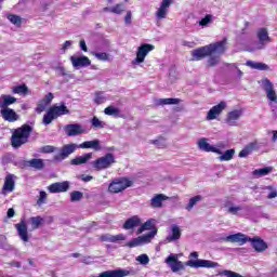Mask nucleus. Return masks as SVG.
<instances>
[{"mask_svg":"<svg viewBox=\"0 0 277 277\" xmlns=\"http://www.w3.org/2000/svg\"><path fill=\"white\" fill-rule=\"evenodd\" d=\"M70 62L74 68H85L92 64L88 56H70Z\"/></svg>","mask_w":277,"mask_h":277,"instance_id":"obj_13","label":"nucleus"},{"mask_svg":"<svg viewBox=\"0 0 277 277\" xmlns=\"http://www.w3.org/2000/svg\"><path fill=\"white\" fill-rule=\"evenodd\" d=\"M131 18H132L131 11H128L124 17L126 25H131Z\"/></svg>","mask_w":277,"mask_h":277,"instance_id":"obj_63","label":"nucleus"},{"mask_svg":"<svg viewBox=\"0 0 277 277\" xmlns=\"http://www.w3.org/2000/svg\"><path fill=\"white\" fill-rule=\"evenodd\" d=\"M81 198H83V193H81L79 190H75L70 194L71 202H79V200H81Z\"/></svg>","mask_w":277,"mask_h":277,"instance_id":"obj_52","label":"nucleus"},{"mask_svg":"<svg viewBox=\"0 0 277 277\" xmlns=\"http://www.w3.org/2000/svg\"><path fill=\"white\" fill-rule=\"evenodd\" d=\"M201 200L202 196L200 195L192 197L188 201V205L185 207L186 211H192V209H194V207H196V205H198V202H200Z\"/></svg>","mask_w":277,"mask_h":277,"instance_id":"obj_43","label":"nucleus"},{"mask_svg":"<svg viewBox=\"0 0 277 277\" xmlns=\"http://www.w3.org/2000/svg\"><path fill=\"white\" fill-rule=\"evenodd\" d=\"M77 148H79V145L75 143L64 145L61 149L57 148L56 154H54V161H64V159H68Z\"/></svg>","mask_w":277,"mask_h":277,"instance_id":"obj_6","label":"nucleus"},{"mask_svg":"<svg viewBox=\"0 0 277 277\" xmlns=\"http://www.w3.org/2000/svg\"><path fill=\"white\" fill-rule=\"evenodd\" d=\"M15 228L19 235V238L22 239V241H29V236L27 234V224H25V222H21V223H17L15 225Z\"/></svg>","mask_w":277,"mask_h":277,"instance_id":"obj_26","label":"nucleus"},{"mask_svg":"<svg viewBox=\"0 0 277 277\" xmlns=\"http://www.w3.org/2000/svg\"><path fill=\"white\" fill-rule=\"evenodd\" d=\"M156 235H157V229H154L143 236H138L141 246H145V243H150V241H153V239H155Z\"/></svg>","mask_w":277,"mask_h":277,"instance_id":"obj_37","label":"nucleus"},{"mask_svg":"<svg viewBox=\"0 0 277 277\" xmlns=\"http://www.w3.org/2000/svg\"><path fill=\"white\" fill-rule=\"evenodd\" d=\"M94 57H96V60H98L100 62H107V60H109V54L105 53V52H94L93 53Z\"/></svg>","mask_w":277,"mask_h":277,"instance_id":"obj_54","label":"nucleus"},{"mask_svg":"<svg viewBox=\"0 0 277 277\" xmlns=\"http://www.w3.org/2000/svg\"><path fill=\"white\" fill-rule=\"evenodd\" d=\"M272 172V167H266L262 169H255L252 174L254 179H261V176H267Z\"/></svg>","mask_w":277,"mask_h":277,"instance_id":"obj_40","label":"nucleus"},{"mask_svg":"<svg viewBox=\"0 0 277 277\" xmlns=\"http://www.w3.org/2000/svg\"><path fill=\"white\" fill-rule=\"evenodd\" d=\"M155 50V45L153 44H142L137 48L136 51V57L134 61H132V64H144V61L146 60V55L150 53V51Z\"/></svg>","mask_w":277,"mask_h":277,"instance_id":"obj_8","label":"nucleus"},{"mask_svg":"<svg viewBox=\"0 0 277 277\" xmlns=\"http://www.w3.org/2000/svg\"><path fill=\"white\" fill-rule=\"evenodd\" d=\"M198 148L199 150H203V153H215V154L222 153L219 148H215V146L209 144V140L205 137L198 141Z\"/></svg>","mask_w":277,"mask_h":277,"instance_id":"obj_18","label":"nucleus"},{"mask_svg":"<svg viewBox=\"0 0 277 277\" xmlns=\"http://www.w3.org/2000/svg\"><path fill=\"white\" fill-rule=\"evenodd\" d=\"M214 148H217L221 151L217 155H224V148H226V144L224 142H219V143H216Z\"/></svg>","mask_w":277,"mask_h":277,"instance_id":"obj_62","label":"nucleus"},{"mask_svg":"<svg viewBox=\"0 0 277 277\" xmlns=\"http://www.w3.org/2000/svg\"><path fill=\"white\" fill-rule=\"evenodd\" d=\"M181 103L180 98H159L156 101V105H179Z\"/></svg>","mask_w":277,"mask_h":277,"instance_id":"obj_41","label":"nucleus"},{"mask_svg":"<svg viewBox=\"0 0 277 277\" xmlns=\"http://www.w3.org/2000/svg\"><path fill=\"white\" fill-rule=\"evenodd\" d=\"M32 131L34 129L29 124H24L21 128L15 129L11 137L13 148H21L23 144H27V142H29V135H31Z\"/></svg>","mask_w":277,"mask_h":277,"instance_id":"obj_1","label":"nucleus"},{"mask_svg":"<svg viewBox=\"0 0 277 277\" xmlns=\"http://www.w3.org/2000/svg\"><path fill=\"white\" fill-rule=\"evenodd\" d=\"M172 3H174L173 0H162L161 4H160V8L162 10H169L170 9V5H172Z\"/></svg>","mask_w":277,"mask_h":277,"instance_id":"obj_59","label":"nucleus"},{"mask_svg":"<svg viewBox=\"0 0 277 277\" xmlns=\"http://www.w3.org/2000/svg\"><path fill=\"white\" fill-rule=\"evenodd\" d=\"M92 159V153L84 154L82 156H77L76 158L71 159V166H83V163H88Z\"/></svg>","mask_w":277,"mask_h":277,"instance_id":"obj_30","label":"nucleus"},{"mask_svg":"<svg viewBox=\"0 0 277 277\" xmlns=\"http://www.w3.org/2000/svg\"><path fill=\"white\" fill-rule=\"evenodd\" d=\"M106 116H113L114 118H122L120 109L116 106H108L104 109Z\"/></svg>","mask_w":277,"mask_h":277,"instance_id":"obj_38","label":"nucleus"},{"mask_svg":"<svg viewBox=\"0 0 277 277\" xmlns=\"http://www.w3.org/2000/svg\"><path fill=\"white\" fill-rule=\"evenodd\" d=\"M128 248H137L138 246H142V242L140 240V237H136L129 242H127Z\"/></svg>","mask_w":277,"mask_h":277,"instance_id":"obj_57","label":"nucleus"},{"mask_svg":"<svg viewBox=\"0 0 277 277\" xmlns=\"http://www.w3.org/2000/svg\"><path fill=\"white\" fill-rule=\"evenodd\" d=\"M190 259H197V260H188L185 265L187 267H193L195 269H198L200 267H205L206 269H215V267H220V264L217 262H213L211 260H201L198 259V252L194 251L189 254Z\"/></svg>","mask_w":277,"mask_h":277,"instance_id":"obj_2","label":"nucleus"},{"mask_svg":"<svg viewBox=\"0 0 277 277\" xmlns=\"http://www.w3.org/2000/svg\"><path fill=\"white\" fill-rule=\"evenodd\" d=\"M26 166L35 168V170H42V168H44V161L42 159L34 158L28 160Z\"/></svg>","mask_w":277,"mask_h":277,"instance_id":"obj_39","label":"nucleus"},{"mask_svg":"<svg viewBox=\"0 0 277 277\" xmlns=\"http://www.w3.org/2000/svg\"><path fill=\"white\" fill-rule=\"evenodd\" d=\"M65 132L67 135H69V137H72L75 135H81V133H85V129L79 123H74L66 126Z\"/></svg>","mask_w":277,"mask_h":277,"instance_id":"obj_19","label":"nucleus"},{"mask_svg":"<svg viewBox=\"0 0 277 277\" xmlns=\"http://www.w3.org/2000/svg\"><path fill=\"white\" fill-rule=\"evenodd\" d=\"M249 241L256 252H265L267 250V243L259 237L251 238Z\"/></svg>","mask_w":277,"mask_h":277,"instance_id":"obj_23","label":"nucleus"},{"mask_svg":"<svg viewBox=\"0 0 277 277\" xmlns=\"http://www.w3.org/2000/svg\"><path fill=\"white\" fill-rule=\"evenodd\" d=\"M163 200H168V197L166 195H156L154 198H151L150 205L154 209H159V207L163 205Z\"/></svg>","mask_w":277,"mask_h":277,"instance_id":"obj_36","label":"nucleus"},{"mask_svg":"<svg viewBox=\"0 0 277 277\" xmlns=\"http://www.w3.org/2000/svg\"><path fill=\"white\" fill-rule=\"evenodd\" d=\"M225 211L226 213H229L230 215H239V213H241V211H243V206L239 205H235L230 201H227L225 203Z\"/></svg>","mask_w":277,"mask_h":277,"instance_id":"obj_25","label":"nucleus"},{"mask_svg":"<svg viewBox=\"0 0 277 277\" xmlns=\"http://www.w3.org/2000/svg\"><path fill=\"white\" fill-rule=\"evenodd\" d=\"M16 103V97L12 95H1L0 96V109L9 108L10 105H14Z\"/></svg>","mask_w":277,"mask_h":277,"instance_id":"obj_29","label":"nucleus"},{"mask_svg":"<svg viewBox=\"0 0 277 277\" xmlns=\"http://www.w3.org/2000/svg\"><path fill=\"white\" fill-rule=\"evenodd\" d=\"M12 92H13V94H19L21 96H23V95L27 94V92H29V89L27 88V85L21 84L17 87H13Z\"/></svg>","mask_w":277,"mask_h":277,"instance_id":"obj_46","label":"nucleus"},{"mask_svg":"<svg viewBox=\"0 0 277 277\" xmlns=\"http://www.w3.org/2000/svg\"><path fill=\"white\" fill-rule=\"evenodd\" d=\"M256 147V144L254 143H250L249 145H247L240 153H239V157L243 158V157H248V155H250L254 148Z\"/></svg>","mask_w":277,"mask_h":277,"instance_id":"obj_44","label":"nucleus"},{"mask_svg":"<svg viewBox=\"0 0 277 277\" xmlns=\"http://www.w3.org/2000/svg\"><path fill=\"white\" fill-rule=\"evenodd\" d=\"M70 47H72V41H65L62 47V51H68V49H70Z\"/></svg>","mask_w":277,"mask_h":277,"instance_id":"obj_64","label":"nucleus"},{"mask_svg":"<svg viewBox=\"0 0 277 277\" xmlns=\"http://www.w3.org/2000/svg\"><path fill=\"white\" fill-rule=\"evenodd\" d=\"M181 227L179 225L173 224L171 225V233L167 236L168 243H172V241H179L181 239Z\"/></svg>","mask_w":277,"mask_h":277,"instance_id":"obj_22","label":"nucleus"},{"mask_svg":"<svg viewBox=\"0 0 277 277\" xmlns=\"http://www.w3.org/2000/svg\"><path fill=\"white\" fill-rule=\"evenodd\" d=\"M6 18L10 21V23H12V25H15L16 27H21L23 23V19L18 15L9 14Z\"/></svg>","mask_w":277,"mask_h":277,"instance_id":"obj_48","label":"nucleus"},{"mask_svg":"<svg viewBox=\"0 0 277 277\" xmlns=\"http://www.w3.org/2000/svg\"><path fill=\"white\" fill-rule=\"evenodd\" d=\"M78 148H91L92 150H101V141L100 140H93V141H85L78 145Z\"/></svg>","mask_w":277,"mask_h":277,"instance_id":"obj_27","label":"nucleus"},{"mask_svg":"<svg viewBox=\"0 0 277 277\" xmlns=\"http://www.w3.org/2000/svg\"><path fill=\"white\" fill-rule=\"evenodd\" d=\"M16 181V175L14 174H8L4 179V184H3V194H10L14 192L15 187V182Z\"/></svg>","mask_w":277,"mask_h":277,"instance_id":"obj_20","label":"nucleus"},{"mask_svg":"<svg viewBox=\"0 0 277 277\" xmlns=\"http://www.w3.org/2000/svg\"><path fill=\"white\" fill-rule=\"evenodd\" d=\"M235 157V149H227L225 153L221 154L219 160L230 161Z\"/></svg>","mask_w":277,"mask_h":277,"instance_id":"obj_45","label":"nucleus"},{"mask_svg":"<svg viewBox=\"0 0 277 277\" xmlns=\"http://www.w3.org/2000/svg\"><path fill=\"white\" fill-rule=\"evenodd\" d=\"M241 116H243V111H241V109L229 111L226 119L227 124H229V127H237V121Z\"/></svg>","mask_w":277,"mask_h":277,"instance_id":"obj_21","label":"nucleus"},{"mask_svg":"<svg viewBox=\"0 0 277 277\" xmlns=\"http://www.w3.org/2000/svg\"><path fill=\"white\" fill-rule=\"evenodd\" d=\"M246 66H249L253 70H269V66L261 62L247 61Z\"/></svg>","mask_w":277,"mask_h":277,"instance_id":"obj_34","label":"nucleus"},{"mask_svg":"<svg viewBox=\"0 0 277 277\" xmlns=\"http://www.w3.org/2000/svg\"><path fill=\"white\" fill-rule=\"evenodd\" d=\"M210 57L208 58V65L209 66H217L220 64V56L210 54Z\"/></svg>","mask_w":277,"mask_h":277,"instance_id":"obj_55","label":"nucleus"},{"mask_svg":"<svg viewBox=\"0 0 277 277\" xmlns=\"http://www.w3.org/2000/svg\"><path fill=\"white\" fill-rule=\"evenodd\" d=\"M258 38L260 42L256 44V47L252 49H247V51H261L265 49L268 42H272V38H269V34L265 28H261L258 30Z\"/></svg>","mask_w":277,"mask_h":277,"instance_id":"obj_9","label":"nucleus"},{"mask_svg":"<svg viewBox=\"0 0 277 277\" xmlns=\"http://www.w3.org/2000/svg\"><path fill=\"white\" fill-rule=\"evenodd\" d=\"M44 202H47V193L45 192H40L37 205H39V207H40L41 205H44Z\"/></svg>","mask_w":277,"mask_h":277,"instance_id":"obj_60","label":"nucleus"},{"mask_svg":"<svg viewBox=\"0 0 277 277\" xmlns=\"http://www.w3.org/2000/svg\"><path fill=\"white\" fill-rule=\"evenodd\" d=\"M263 194L266 195V198L268 200H274V198H277V187L276 185H267L262 187Z\"/></svg>","mask_w":277,"mask_h":277,"instance_id":"obj_32","label":"nucleus"},{"mask_svg":"<svg viewBox=\"0 0 277 277\" xmlns=\"http://www.w3.org/2000/svg\"><path fill=\"white\" fill-rule=\"evenodd\" d=\"M192 55H193L194 62H200V60H205V57H209V55H211L209 45H205L199 49L193 50Z\"/></svg>","mask_w":277,"mask_h":277,"instance_id":"obj_15","label":"nucleus"},{"mask_svg":"<svg viewBox=\"0 0 277 277\" xmlns=\"http://www.w3.org/2000/svg\"><path fill=\"white\" fill-rule=\"evenodd\" d=\"M114 163H116V157H114V154L108 153L105 156H102L97 158L95 161H93L92 166L94 170L101 171L111 168Z\"/></svg>","mask_w":277,"mask_h":277,"instance_id":"obj_5","label":"nucleus"},{"mask_svg":"<svg viewBox=\"0 0 277 277\" xmlns=\"http://www.w3.org/2000/svg\"><path fill=\"white\" fill-rule=\"evenodd\" d=\"M0 114L5 122H16L21 118L12 108H1Z\"/></svg>","mask_w":277,"mask_h":277,"instance_id":"obj_14","label":"nucleus"},{"mask_svg":"<svg viewBox=\"0 0 277 277\" xmlns=\"http://www.w3.org/2000/svg\"><path fill=\"white\" fill-rule=\"evenodd\" d=\"M44 222V219L42 216H32L30 217V224L34 229L40 228V225Z\"/></svg>","mask_w":277,"mask_h":277,"instance_id":"obj_50","label":"nucleus"},{"mask_svg":"<svg viewBox=\"0 0 277 277\" xmlns=\"http://www.w3.org/2000/svg\"><path fill=\"white\" fill-rule=\"evenodd\" d=\"M55 115L52 113L51 108L47 111V114L43 116V124L49 126L55 120Z\"/></svg>","mask_w":277,"mask_h":277,"instance_id":"obj_47","label":"nucleus"},{"mask_svg":"<svg viewBox=\"0 0 277 277\" xmlns=\"http://www.w3.org/2000/svg\"><path fill=\"white\" fill-rule=\"evenodd\" d=\"M151 144L157 146V148H166V138L159 137L155 141H151Z\"/></svg>","mask_w":277,"mask_h":277,"instance_id":"obj_56","label":"nucleus"},{"mask_svg":"<svg viewBox=\"0 0 277 277\" xmlns=\"http://www.w3.org/2000/svg\"><path fill=\"white\" fill-rule=\"evenodd\" d=\"M168 16V10L167 9H161V6L157 10L156 12V18L158 21H163Z\"/></svg>","mask_w":277,"mask_h":277,"instance_id":"obj_53","label":"nucleus"},{"mask_svg":"<svg viewBox=\"0 0 277 277\" xmlns=\"http://www.w3.org/2000/svg\"><path fill=\"white\" fill-rule=\"evenodd\" d=\"M262 90L265 92L266 98H268L269 105L273 103L277 104V92L276 88H274V82L267 78H263L259 81Z\"/></svg>","mask_w":277,"mask_h":277,"instance_id":"obj_4","label":"nucleus"},{"mask_svg":"<svg viewBox=\"0 0 277 277\" xmlns=\"http://www.w3.org/2000/svg\"><path fill=\"white\" fill-rule=\"evenodd\" d=\"M144 230H157V227H155V219L147 220L144 224H142L137 229V235H142Z\"/></svg>","mask_w":277,"mask_h":277,"instance_id":"obj_33","label":"nucleus"},{"mask_svg":"<svg viewBox=\"0 0 277 277\" xmlns=\"http://www.w3.org/2000/svg\"><path fill=\"white\" fill-rule=\"evenodd\" d=\"M41 153H47V154H49V153H57V148H55V147H53V146H51V145H45V146H43L42 148H41Z\"/></svg>","mask_w":277,"mask_h":277,"instance_id":"obj_58","label":"nucleus"},{"mask_svg":"<svg viewBox=\"0 0 277 277\" xmlns=\"http://www.w3.org/2000/svg\"><path fill=\"white\" fill-rule=\"evenodd\" d=\"M127 10V6L123 3L115 4L114 6H106L103 9V12H106L108 14H122Z\"/></svg>","mask_w":277,"mask_h":277,"instance_id":"obj_28","label":"nucleus"},{"mask_svg":"<svg viewBox=\"0 0 277 277\" xmlns=\"http://www.w3.org/2000/svg\"><path fill=\"white\" fill-rule=\"evenodd\" d=\"M226 39H223L221 41H217L215 43L208 44V49L210 51V55H213L215 53L216 55H222L226 52Z\"/></svg>","mask_w":277,"mask_h":277,"instance_id":"obj_11","label":"nucleus"},{"mask_svg":"<svg viewBox=\"0 0 277 277\" xmlns=\"http://www.w3.org/2000/svg\"><path fill=\"white\" fill-rule=\"evenodd\" d=\"M226 109V102H220L217 105L213 106L207 114V120H215L222 111Z\"/></svg>","mask_w":277,"mask_h":277,"instance_id":"obj_12","label":"nucleus"},{"mask_svg":"<svg viewBox=\"0 0 277 277\" xmlns=\"http://www.w3.org/2000/svg\"><path fill=\"white\" fill-rule=\"evenodd\" d=\"M211 23V15H206L201 21H199V25L201 27H207Z\"/></svg>","mask_w":277,"mask_h":277,"instance_id":"obj_61","label":"nucleus"},{"mask_svg":"<svg viewBox=\"0 0 277 277\" xmlns=\"http://www.w3.org/2000/svg\"><path fill=\"white\" fill-rule=\"evenodd\" d=\"M128 187H133V180L128 177H118L109 184L108 192H110V194H120V192H124Z\"/></svg>","mask_w":277,"mask_h":277,"instance_id":"obj_3","label":"nucleus"},{"mask_svg":"<svg viewBox=\"0 0 277 277\" xmlns=\"http://www.w3.org/2000/svg\"><path fill=\"white\" fill-rule=\"evenodd\" d=\"M50 110H52V114H54L55 118H60V116H66L70 114V110H68V108L64 104H62L61 106H52Z\"/></svg>","mask_w":277,"mask_h":277,"instance_id":"obj_31","label":"nucleus"},{"mask_svg":"<svg viewBox=\"0 0 277 277\" xmlns=\"http://www.w3.org/2000/svg\"><path fill=\"white\" fill-rule=\"evenodd\" d=\"M70 184L68 182H56L51 184L48 189L50 194H62L69 189Z\"/></svg>","mask_w":277,"mask_h":277,"instance_id":"obj_17","label":"nucleus"},{"mask_svg":"<svg viewBox=\"0 0 277 277\" xmlns=\"http://www.w3.org/2000/svg\"><path fill=\"white\" fill-rule=\"evenodd\" d=\"M107 101H109V97H107V95H105L104 92H95V97H94V104L95 105H103V103H107Z\"/></svg>","mask_w":277,"mask_h":277,"instance_id":"obj_42","label":"nucleus"},{"mask_svg":"<svg viewBox=\"0 0 277 277\" xmlns=\"http://www.w3.org/2000/svg\"><path fill=\"white\" fill-rule=\"evenodd\" d=\"M141 224L142 219H140V216L137 215H134L124 222L123 228L124 230H132V228H137V226H140Z\"/></svg>","mask_w":277,"mask_h":277,"instance_id":"obj_24","label":"nucleus"},{"mask_svg":"<svg viewBox=\"0 0 277 277\" xmlns=\"http://www.w3.org/2000/svg\"><path fill=\"white\" fill-rule=\"evenodd\" d=\"M91 124L94 129H105L106 127V123L101 119H98L97 117H93L91 119Z\"/></svg>","mask_w":277,"mask_h":277,"instance_id":"obj_49","label":"nucleus"},{"mask_svg":"<svg viewBox=\"0 0 277 277\" xmlns=\"http://www.w3.org/2000/svg\"><path fill=\"white\" fill-rule=\"evenodd\" d=\"M53 98H54L53 93H48L42 100L38 102L36 111L38 114H42V111H45L47 107H49L53 102Z\"/></svg>","mask_w":277,"mask_h":277,"instance_id":"obj_16","label":"nucleus"},{"mask_svg":"<svg viewBox=\"0 0 277 277\" xmlns=\"http://www.w3.org/2000/svg\"><path fill=\"white\" fill-rule=\"evenodd\" d=\"M135 261H137V263H140L141 265H148L150 263V258H148V254L143 253L136 256Z\"/></svg>","mask_w":277,"mask_h":277,"instance_id":"obj_51","label":"nucleus"},{"mask_svg":"<svg viewBox=\"0 0 277 277\" xmlns=\"http://www.w3.org/2000/svg\"><path fill=\"white\" fill-rule=\"evenodd\" d=\"M124 239H127V236H124L123 234H119V235H104L102 236V241H109L110 243H118V241H124Z\"/></svg>","mask_w":277,"mask_h":277,"instance_id":"obj_35","label":"nucleus"},{"mask_svg":"<svg viewBox=\"0 0 277 277\" xmlns=\"http://www.w3.org/2000/svg\"><path fill=\"white\" fill-rule=\"evenodd\" d=\"M164 263L168 264V267H170L173 274L185 269V264L179 260V254L176 253L169 254V256L164 260Z\"/></svg>","mask_w":277,"mask_h":277,"instance_id":"obj_7","label":"nucleus"},{"mask_svg":"<svg viewBox=\"0 0 277 277\" xmlns=\"http://www.w3.org/2000/svg\"><path fill=\"white\" fill-rule=\"evenodd\" d=\"M223 241H227L229 243H238V246H245L248 241H252V238L246 236V234L237 233L223 238Z\"/></svg>","mask_w":277,"mask_h":277,"instance_id":"obj_10","label":"nucleus"}]
</instances>
